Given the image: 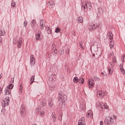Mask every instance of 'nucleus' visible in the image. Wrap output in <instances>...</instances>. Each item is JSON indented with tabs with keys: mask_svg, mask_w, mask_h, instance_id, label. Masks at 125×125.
Here are the masks:
<instances>
[{
	"mask_svg": "<svg viewBox=\"0 0 125 125\" xmlns=\"http://www.w3.org/2000/svg\"><path fill=\"white\" fill-rule=\"evenodd\" d=\"M81 7L83 10H84V12H85V8H86V15H89L88 13L87 12V9H91V3L89 1L83 2V0H81Z\"/></svg>",
	"mask_w": 125,
	"mask_h": 125,
	"instance_id": "1",
	"label": "nucleus"
},
{
	"mask_svg": "<svg viewBox=\"0 0 125 125\" xmlns=\"http://www.w3.org/2000/svg\"><path fill=\"white\" fill-rule=\"evenodd\" d=\"M58 102L60 105H63V103L66 102L67 100V97L64 94H62V91L59 93V97H58Z\"/></svg>",
	"mask_w": 125,
	"mask_h": 125,
	"instance_id": "2",
	"label": "nucleus"
},
{
	"mask_svg": "<svg viewBox=\"0 0 125 125\" xmlns=\"http://www.w3.org/2000/svg\"><path fill=\"white\" fill-rule=\"evenodd\" d=\"M100 26V24L99 23H92L91 24H89L88 26V29L90 32H92V31H95L96 29L99 28Z\"/></svg>",
	"mask_w": 125,
	"mask_h": 125,
	"instance_id": "3",
	"label": "nucleus"
},
{
	"mask_svg": "<svg viewBox=\"0 0 125 125\" xmlns=\"http://www.w3.org/2000/svg\"><path fill=\"white\" fill-rule=\"evenodd\" d=\"M104 125H111L114 123V119L110 117H106L104 120Z\"/></svg>",
	"mask_w": 125,
	"mask_h": 125,
	"instance_id": "4",
	"label": "nucleus"
},
{
	"mask_svg": "<svg viewBox=\"0 0 125 125\" xmlns=\"http://www.w3.org/2000/svg\"><path fill=\"white\" fill-rule=\"evenodd\" d=\"M9 104V99L5 98L3 102L1 103L2 106L4 108L6 106H8Z\"/></svg>",
	"mask_w": 125,
	"mask_h": 125,
	"instance_id": "5",
	"label": "nucleus"
},
{
	"mask_svg": "<svg viewBox=\"0 0 125 125\" xmlns=\"http://www.w3.org/2000/svg\"><path fill=\"white\" fill-rule=\"evenodd\" d=\"M55 2H54V0H50L47 3V5L50 9L53 8L55 6Z\"/></svg>",
	"mask_w": 125,
	"mask_h": 125,
	"instance_id": "6",
	"label": "nucleus"
},
{
	"mask_svg": "<svg viewBox=\"0 0 125 125\" xmlns=\"http://www.w3.org/2000/svg\"><path fill=\"white\" fill-rule=\"evenodd\" d=\"M35 39L36 42L41 41L42 40V36H41V31H38L37 33H35Z\"/></svg>",
	"mask_w": 125,
	"mask_h": 125,
	"instance_id": "7",
	"label": "nucleus"
},
{
	"mask_svg": "<svg viewBox=\"0 0 125 125\" xmlns=\"http://www.w3.org/2000/svg\"><path fill=\"white\" fill-rule=\"evenodd\" d=\"M30 25L32 26V29L35 30L37 29V23H36V20H33L30 23Z\"/></svg>",
	"mask_w": 125,
	"mask_h": 125,
	"instance_id": "8",
	"label": "nucleus"
},
{
	"mask_svg": "<svg viewBox=\"0 0 125 125\" xmlns=\"http://www.w3.org/2000/svg\"><path fill=\"white\" fill-rule=\"evenodd\" d=\"M20 113L22 117H24L26 115V109L23 106L21 107Z\"/></svg>",
	"mask_w": 125,
	"mask_h": 125,
	"instance_id": "9",
	"label": "nucleus"
},
{
	"mask_svg": "<svg viewBox=\"0 0 125 125\" xmlns=\"http://www.w3.org/2000/svg\"><path fill=\"white\" fill-rule=\"evenodd\" d=\"M88 83H89V88H92L94 85V80H92L91 81V79H89Z\"/></svg>",
	"mask_w": 125,
	"mask_h": 125,
	"instance_id": "10",
	"label": "nucleus"
},
{
	"mask_svg": "<svg viewBox=\"0 0 125 125\" xmlns=\"http://www.w3.org/2000/svg\"><path fill=\"white\" fill-rule=\"evenodd\" d=\"M11 90L9 89L8 88L6 87L5 90H4V95H11Z\"/></svg>",
	"mask_w": 125,
	"mask_h": 125,
	"instance_id": "11",
	"label": "nucleus"
},
{
	"mask_svg": "<svg viewBox=\"0 0 125 125\" xmlns=\"http://www.w3.org/2000/svg\"><path fill=\"white\" fill-rule=\"evenodd\" d=\"M96 107L98 110H101L103 109V104H101L100 102H97Z\"/></svg>",
	"mask_w": 125,
	"mask_h": 125,
	"instance_id": "12",
	"label": "nucleus"
},
{
	"mask_svg": "<svg viewBox=\"0 0 125 125\" xmlns=\"http://www.w3.org/2000/svg\"><path fill=\"white\" fill-rule=\"evenodd\" d=\"M44 21H43V20H41L40 21V28L41 30H43V28H44Z\"/></svg>",
	"mask_w": 125,
	"mask_h": 125,
	"instance_id": "13",
	"label": "nucleus"
},
{
	"mask_svg": "<svg viewBox=\"0 0 125 125\" xmlns=\"http://www.w3.org/2000/svg\"><path fill=\"white\" fill-rule=\"evenodd\" d=\"M107 36L111 41H112L114 39L113 33H112L111 31H109L108 33H107Z\"/></svg>",
	"mask_w": 125,
	"mask_h": 125,
	"instance_id": "14",
	"label": "nucleus"
},
{
	"mask_svg": "<svg viewBox=\"0 0 125 125\" xmlns=\"http://www.w3.org/2000/svg\"><path fill=\"white\" fill-rule=\"evenodd\" d=\"M97 95L98 97L100 98H103V97H104V93H103L102 91H99Z\"/></svg>",
	"mask_w": 125,
	"mask_h": 125,
	"instance_id": "15",
	"label": "nucleus"
},
{
	"mask_svg": "<svg viewBox=\"0 0 125 125\" xmlns=\"http://www.w3.org/2000/svg\"><path fill=\"white\" fill-rule=\"evenodd\" d=\"M48 105L49 107L52 108L53 107V101L52 100H49Z\"/></svg>",
	"mask_w": 125,
	"mask_h": 125,
	"instance_id": "16",
	"label": "nucleus"
},
{
	"mask_svg": "<svg viewBox=\"0 0 125 125\" xmlns=\"http://www.w3.org/2000/svg\"><path fill=\"white\" fill-rule=\"evenodd\" d=\"M41 106L42 107H44V106H46V101H45V99H43L41 102Z\"/></svg>",
	"mask_w": 125,
	"mask_h": 125,
	"instance_id": "17",
	"label": "nucleus"
},
{
	"mask_svg": "<svg viewBox=\"0 0 125 125\" xmlns=\"http://www.w3.org/2000/svg\"><path fill=\"white\" fill-rule=\"evenodd\" d=\"M30 63H36V62L35 61V58H34V55H33V54L30 55Z\"/></svg>",
	"mask_w": 125,
	"mask_h": 125,
	"instance_id": "18",
	"label": "nucleus"
},
{
	"mask_svg": "<svg viewBox=\"0 0 125 125\" xmlns=\"http://www.w3.org/2000/svg\"><path fill=\"white\" fill-rule=\"evenodd\" d=\"M78 23H83V17H79L77 19Z\"/></svg>",
	"mask_w": 125,
	"mask_h": 125,
	"instance_id": "19",
	"label": "nucleus"
},
{
	"mask_svg": "<svg viewBox=\"0 0 125 125\" xmlns=\"http://www.w3.org/2000/svg\"><path fill=\"white\" fill-rule=\"evenodd\" d=\"M120 71H121V72L122 73V74H125V69H124V67L123 66H124V64H123V63H122L120 65Z\"/></svg>",
	"mask_w": 125,
	"mask_h": 125,
	"instance_id": "20",
	"label": "nucleus"
},
{
	"mask_svg": "<svg viewBox=\"0 0 125 125\" xmlns=\"http://www.w3.org/2000/svg\"><path fill=\"white\" fill-rule=\"evenodd\" d=\"M46 30L47 31L48 34H51L52 30L51 28L48 26L46 27Z\"/></svg>",
	"mask_w": 125,
	"mask_h": 125,
	"instance_id": "21",
	"label": "nucleus"
},
{
	"mask_svg": "<svg viewBox=\"0 0 125 125\" xmlns=\"http://www.w3.org/2000/svg\"><path fill=\"white\" fill-rule=\"evenodd\" d=\"M114 44H115V43H114L113 42H112V41L110 42L109 46H110V49H112V48H114Z\"/></svg>",
	"mask_w": 125,
	"mask_h": 125,
	"instance_id": "22",
	"label": "nucleus"
},
{
	"mask_svg": "<svg viewBox=\"0 0 125 125\" xmlns=\"http://www.w3.org/2000/svg\"><path fill=\"white\" fill-rule=\"evenodd\" d=\"M14 85L13 84H9L8 86H7L6 87L8 88L9 90H11L12 88H13Z\"/></svg>",
	"mask_w": 125,
	"mask_h": 125,
	"instance_id": "23",
	"label": "nucleus"
},
{
	"mask_svg": "<svg viewBox=\"0 0 125 125\" xmlns=\"http://www.w3.org/2000/svg\"><path fill=\"white\" fill-rule=\"evenodd\" d=\"M73 82L75 83H79V78H78V77H75L74 78Z\"/></svg>",
	"mask_w": 125,
	"mask_h": 125,
	"instance_id": "24",
	"label": "nucleus"
},
{
	"mask_svg": "<svg viewBox=\"0 0 125 125\" xmlns=\"http://www.w3.org/2000/svg\"><path fill=\"white\" fill-rule=\"evenodd\" d=\"M79 81V83H84V79L79 78L78 79V81Z\"/></svg>",
	"mask_w": 125,
	"mask_h": 125,
	"instance_id": "25",
	"label": "nucleus"
},
{
	"mask_svg": "<svg viewBox=\"0 0 125 125\" xmlns=\"http://www.w3.org/2000/svg\"><path fill=\"white\" fill-rule=\"evenodd\" d=\"M4 35H5V31L4 30V29H1L0 31V35L4 36Z\"/></svg>",
	"mask_w": 125,
	"mask_h": 125,
	"instance_id": "26",
	"label": "nucleus"
},
{
	"mask_svg": "<svg viewBox=\"0 0 125 125\" xmlns=\"http://www.w3.org/2000/svg\"><path fill=\"white\" fill-rule=\"evenodd\" d=\"M11 6L13 7V8H16L15 7V2L13 0L11 1Z\"/></svg>",
	"mask_w": 125,
	"mask_h": 125,
	"instance_id": "27",
	"label": "nucleus"
},
{
	"mask_svg": "<svg viewBox=\"0 0 125 125\" xmlns=\"http://www.w3.org/2000/svg\"><path fill=\"white\" fill-rule=\"evenodd\" d=\"M108 72H109L110 75H112L113 74V67L108 68Z\"/></svg>",
	"mask_w": 125,
	"mask_h": 125,
	"instance_id": "28",
	"label": "nucleus"
},
{
	"mask_svg": "<svg viewBox=\"0 0 125 125\" xmlns=\"http://www.w3.org/2000/svg\"><path fill=\"white\" fill-rule=\"evenodd\" d=\"M61 31V30L60 29V28L57 27L55 29V33H57V34H58V33H60Z\"/></svg>",
	"mask_w": 125,
	"mask_h": 125,
	"instance_id": "29",
	"label": "nucleus"
},
{
	"mask_svg": "<svg viewBox=\"0 0 125 125\" xmlns=\"http://www.w3.org/2000/svg\"><path fill=\"white\" fill-rule=\"evenodd\" d=\"M82 121L80 120L79 122H78V125H84V124H83V118H82Z\"/></svg>",
	"mask_w": 125,
	"mask_h": 125,
	"instance_id": "30",
	"label": "nucleus"
},
{
	"mask_svg": "<svg viewBox=\"0 0 125 125\" xmlns=\"http://www.w3.org/2000/svg\"><path fill=\"white\" fill-rule=\"evenodd\" d=\"M125 55H123V56L121 57V61L122 62H125Z\"/></svg>",
	"mask_w": 125,
	"mask_h": 125,
	"instance_id": "31",
	"label": "nucleus"
},
{
	"mask_svg": "<svg viewBox=\"0 0 125 125\" xmlns=\"http://www.w3.org/2000/svg\"><path fill=\"white\" fill-rule=\"evenodd\" d=\"M94 80L96 82H99L100 81V78H99V77H94Z\"/></svg>",
	"mask_w": 125,
	"mask_h": 125,
	"instance_id": "32",
	"label": "nucleus"
},
{
	"mask_svg": "<svg viewBox=\"0 0 125 125\" xmlns=\"http://www.w3.org/2000/svg\"><path fill=\"white\" fill-rule=\"evenodd\" d=\"M79 44L81 49H84L83 44V43H82V42H80Z\"/></svg>",
	"mask_w": 125,
	"mask_h": 125,
	"instance_id": "33",
	"label": "nucleus"
},
{
	"mask_svg": "<svg viewBox=\"0 0 125 125\" xmlns=\"http://www.w3.org/2000/svg\"><path fill=\"white\" fill-rule=\"evenodd\" d=\"M31 83H34V81H35V76H33L31 78V80H30Z\"/></svg>",
	"mask_w": 125,
	"mask_h": 125,
	"instance_id": "34",
	"label": "nucleus"
},
{
	"mask_svg": "<svg viewBox=\"0 0 125 125\" xmlns=\"http://www.w3.org/2000/svg\"><path fill=\"white\" fill-rule=\"evenodd\" d=\"M23 25L25 28H27V25H28V21H25L23 22Z\"/></svg>",
	"mask_w": 125,
	"mask_h": 125,
	"instance_id": "35",
	"label": "nucleus"
},
{
	"mask_svg": "<svg viewBox=\"0 0 125 125\" xmlns=\"http://www.w3.org/2000/svg\"><path fill=\"white\" fill-rule=\"evenodd\" d=\"M53 52H54V53L55 54V55H56L57 54V52H58V51H57V49H56V48H55V49H53Z\"/></svg>",
	"mask_w": 125,
	"mask_h": 125,
	"instance_id": "36",
	"label": "nucleus"
},
{
	"mask_svg": "<svg viewBox=\"0 0 125 125\" xmlns=\"http://www.w3.org/2000/svg\"><path fill=\"white\" fill-rule=\"evenodd\" d=\"M17 45H18V47L19 48H20L21 46H22V43L18 42Z\"/></svg>",
	"mask_w": 125,
	"mask_h": 125,
	"instance_id": "37",
	"label": "nucleus"
},
{
	"mask_svg": "<svg viewBox=\"0 0 125 125\" xmlns=\"http://www.w3.org/2000/svg\"><path fill=\"white\" fill-rule=\"evenodd\" d=\"M103 107L104 108V109H108V105L106 104H103Z\"/></svg>",
	"mask_w": 125,
	"mask_h": 125,
	"instance_id": "38",
	"label": "nucleus"
},
{
	"mask_svg": "<svg viewBox=\"0 0 125 125\" xmlns=\"http://www.w3.org/2000/svg\"><path fill=\"white\" fill-rule=\"evenodd\" d=\"M52 118H56V114H55V112H52Z\"/></svg>",
	"mask_w": 125,
	"mask_h": 125,
	"instance_id": "39",
	"label": "nucleus"
},
{
	"mask_svg": "<svg viewBox=\"0 0 125 125\" xmlns=\"http://www.w3.org/2000/svg\"><path fill=\"white\" fill-rule=\"evenodd\" d=\"M40 111V107L36 108V112L37 114L39 113Z\"/></svg>",
	"mask_w": 125,
	"mask_h": 125,
	"instance_id": "40",
	"label": "nucleus"
},
{
	"mask_svg": "<svg viewBox=\"0 0 125 125\" xmlns=\"http://www.w3.org/2000/svg\"><path fill=\"white\" fill-rule=\"evenodd\" d=\"M23 39L22 38V37H20L19 41H18V42H21V43H22V40Z\"/></svg>",
	"mask_w": 125,
	"mask_h": 125,
	"instance_id": "41",
	"label": "nucleus"
},
{
	"mask_svg": "<svg viewBox=\"0 0 125 125\" xmlns=\"http://www.w3.org/2000/svg\"><path fill=\"white\" fill-rule=\"evenodd\" d=\"M86 117H91V114L89 113V112H88L87 114H86Z\"/></svg>",
	"mask_w": 125,
	"mask_h": 125,
	"instance_id": "42",
	"label": "nucleus"
},
{
	"mask_svg": "<svg viewBox=\"0 0 125 125\" xmlns=\"http://www.w3.org/2000/svg\"><path fill=\"white\" fill-rule=\"evenodd\" d=\"M0 43H2V37L0 36Z\"/></svg>",
	"mask_w": 125,
	"mask_h": 125,
	"instance_id": "43",
	"label": "nucleus"
},
{
	"mask_svg": "<svg viewBox=\"0 0 125 125\" xmlns=\"http://www.w3.org/2000/svg\"><path fill=\"white\" fill-rule=\"evenodd\" d=\"M53 78H52V77H50L49 78V81H52V82H51V83H53Z\"/></svg>",
	"mask_w": 125,
	"mask_h": 125,
	"instance_id": "44",
	"label": "nucleus"
},
{
	"mask_svg": "<svg viewBox=\"0 0 125 125\" xmlns=\"http://www.w3.org/2000/svg\"><path fill=\"white\" fill-rule=\"evenodd\" d=\"M112 62H113V63H116V62H117V60H116V59L113 58L112 59Z\"/></svg>",
	"mask_w": 125,
	"mask_h": 125,
	"instance_id": "45",
	"label": "nucleus"
},
{
	"mask_svg": "<svg viewBox=\"0 0 125 125\" xmlns=\"http://www.w3.org/2000/svg\"><path fill=\"white\" fill-rule=\"evenodd\" d=\"M102 76H103V77H106V76H107V74L105 73H102Z\"/></svg>",
	"mask_w": 125,
	"mask_h": 125,
	"instance_id": "46",
	"label": "nucleus"
},
{
	"mask_svg": "<svg viewBox=\"0 0 125 125\" xmlns=\"http://www.w3.org/2000/svg\"><path fill=\"white\" fill-rule=\"evenodd\" d=\"M64 54V51H61V52L60 53V55H63Z\"/></svg>",
	"mask_w": 125,
	"mask_h": 125,
	"instance_id": "47",
	"label": "nucleus"
},
{
	"mask_svg": "<svg viewBox=\"0 0 125 125\" xmlns=\"http://www.w3.org/2000/svg\"><path fill=\"white\" fill-rule=\"evenodd\" d=\"M65 51L66 54H69V52H70V50H69V49H67Z\"/></svg>",
	"mask_w": 125,
	"mask_h": 125,
	"instance_id": "48",
	"label": "nucleus"
},
{
	"mask_svg": "<svg viewBox=\"0 0 125 125\" xmlns=\"http://www.w3.org/2000/svg\"><path fill=\"white\" fill-rule=\"evenodd\" d=\"M40 115L41 116H43V115H44V112H43V111L40 112Z\"/></svg>",
	"mask_w": 125,
	"mask_h": 125,
	"instance_id": "49",
	"label": "nucleus"
},
{
	"mask_svg": "<svg viewBox=\"0 0 125 125\" xmlns=\"http://www.w3.org/2000/svg\"><path fill=\"white\" fill-rule=\"evenodd\" d=\"M52 119H53V122L55 123L56 121V117L52 118Z\"/></svg>",
	"mask_w": 125,
	"mask_h": 125,
	"instance_id": "50",
	"label": "nucleus"
},
{
	"mask_svg": "<svg viewBox=\"0 0 125 125\" xmlns=\"http://www.w3.org/2000/svg\"><path fill=\"white\" fill-rule=\"evenodd\" d=\"M19 93L20 94H22V91H23V90H20V89H19Z\"/></svg>",
	"mask_w": 125,
	"mask_h": 125,
	"instance_id": "51",
	"label": "nucleus"
},
{
	"mask_svg": "<svg viewBox=\"0 0 125 125\" xmlns=\"http://www.w3.org/2000/svg\"><path fill=\"white\" fill-rule=\"evenodd\" d=\"M2 88L0 87V93H2Z\"/></svg>",
	"mask_w": 125,
	"mask_h": 125,
	"instance_id": "52",
	"label": "nucleus"
},
{
	"mask_svg": "<svg viewBox=\"0 0 125 125\" xmlns=\"http://www.w3.org/2000/svg\"><path fill=\"white\" fill-rule=\"evenodd\" d=\"M113 119H114V120H117V116H116V115H113Z\"/></svg>",
	"mask_w": 125,
	"mask_h": 125,
	"instance_id": "53",
	"label": "nucleus"
},
{
	"mask_svg": "<svg viewBox=\"0 0 125 125\" xmlns=\"http://www.w3.org/2000/svg\"><path fill=\"white\" fill-rule=\"evenodd\" d=\"M20 90H23V87L22 86H21V85L20 87Z\"/></svg>",
	"mask_w": 125,
	"mask_h": 125,
	"instance_id": "54",
	"label": "nucleus"
},
{
	"mask_svg": "<svg viewBox=\"0 0 125 125\" xmlns=\"http://www.w3.org/2000/svg\"><path fill=\"white\" fill-rule=\"evenodd\" d=\"M30 65L31 67H32V66H34V65H35V63H30Z\"/></svg>",
	"mask_w": 125,
	"mask_h": 125,
	"instance_id": "55",
	"label": "nucleus"
},
{
	"mask_svg": "<svg viewBox=\"0 0 125 125\" xmlns=\"http://www.w3.org/2000/svg\"><path fill=\"white\" fill-rule=\"evenodd\" d=\"M100 125H103V121L100 122Z\"/></svg>",
	"mask_w": 125,
	"mask_h": 125,
	"instance_id": "56",
	"label": "nucleus"
},
{
	"mask_svg": "<svg viewBox=\"0 0 125 125\" xmlns=\"http://www.w3.org/2000/svg\"><path fill=\"white\" fill-rule=\"evenodd\" d=\"M92 56H93V57H95V54H94V53H93Z\"/></svg>",
	"mask_w": 125,
	"mask_h": 125,
	"instance_id": "57",
	"label": "nucleus"
},
{
	"mask_svg": "<svg viewBox=\"0 0 125 125\" xmlns=\"http://www.w3.org/2000/svg\"><path fill=\"white\" fill-rule=\"evenodd\" d=\"M110 65H111V66H112V67H113V66H114V64H113V63L110 64Z\"/></svg>",
	"mask_w": 125,
	"mask_h": 125,
	"instance_id": "58",
	"label": "nucleus"
},
{
	"mask_svg": "<svg viewBox=\"0 0 125 125\" xmlns=\"http://www.w3.org/2000/svg\"><path fill=\"white\" fill-rule=\"evenodd\" d=\"M109 56H112V53L109 54Z\"/></svg>",
	"mask_w": 125,
	"mask_h": 125,
	"instance_id": "59",
	"label": "nucleus"
},
{
	"mask_svg": "<svg viewBox=\"0 0 125 125\" xmlns=\"http://www.w3.org/2000/svg\"><path fill=\"white\" fill-rule=\"evenodd\" d=\"M99 56H100V55H98V57H99Z\"/></svg>",
	"mask_w": 125,
	"mask_h": 125,
	"instance_id": "60",
	"label": "nucleus"
},
{
	"mask_svg": "<svg viewBox=\"0 0 125 125\" xmlns=\"http://www.w3.org/2000/svg\"><path fill=\"white\" fill-rule=\"evenodd\" d=\"M52 46H53V47H54V44H53V45H52Z\"/></svg>",
	"mask_w": 125,
	"mask_h": 125,
	"instance_id": "61",
	"label": "nucleus"
},
{
	"mask_svg": "<svg viewBox=\"0 0 125 125\" xmlns=\"http://www.w3.org/2000/svg\"><path fill=\"white\" fill-rule=\"evenodd\" d=\"M14 79H13V83H14Z\"/></svg>",
	"mask_w": 125,
	"mask_h": 125,
	"instance_id": "62",
	"label": "nucleus"
},
{
	"mask_svg": "<svg viewBox=\"0 0 125 125\" xmlns=\"http://www.w3.org/2000/svg\"><path fill=\"white\" fill-rule=\"evenodd\" d=\"M96 54H97V52H96Z\"/></svg>",
	"mask_w": 125,
	"mask_h": 125,
	"instance_id": "63",
	"label": "nucleus"
},
{
	"mask_svg": "<svg viewBox=\"0 0 125 125\" xmlns=\"http://www.w3.org/2000/svg\"><path fill=\"white\" fill-rule=\"evenodd\" d=\"M91 51H92L91 48Z\"/></svg>",
	"mask_w": 125,
	"mask_h": 125,
	"instance_id": "64",
	"label": "nucleus"
}]
</instances>
